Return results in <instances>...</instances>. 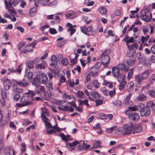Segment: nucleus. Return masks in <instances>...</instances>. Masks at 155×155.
<instances>
[{
    "mask_svg": "<svg viewBox=\"0 0 155 155\" xmlns=\"http://www.w3.org/2000/svg\"><path fill=\"white\" fill-rule=\"evenodd\" d=\"M150 74V71L149 70H147L143 72L141 75H137L135 76L134 81L137 86L139 87L141 83H142L145 79L148 78Z\"/></svg>",
    "mask_w": 155,
    "mask_h": 155,
    "instance_id": "nucleus-1",
    "label": "nucleus"
},
{
    "mask_svg": "<svg viewBox=\"0 0 155 155\" xmlns=\"http://www.w3.org/2000/svg\"><path fill=\"white\" fill-rule=\"evenodd\" d=\"M113 75L114 77H117L118 81L120 80V79H122L125 78L124 74L120 73L119 70L117 67H114L112 68Z\"/></svg>",
    "mask_w": 155,
    "mask_h": 155,
    "instance_id": "nucleus-2",
    "label": "nucleus"
},
{
    "mask_svg": "<svg viewBox=\"0 0 155 155\" xmlns=\"http://www.w3.org/2000/svg\"><path fill=\"white\" fill-rule=\"evenodd\" d=\"M148 13V11L144 10L141 11V15L140 18L141 19L147 22L150 21L152 18V15L150 13V15L147 14Z\"/></svg>",
    "mask_w": 155,
    "mask_h": 155,
    "instance_id": "nucleus-3",
    "label": "nucleus"
},
{
    "mask_svg": "<svg viewBox=\"0 0 155 155\" xmlns=\"http://www.w3.org/2000/svg\"><path fill=\"white\" fill-rule=\"evenodd\" d=\"M101 60L103 65L104 66L107 65L110 61V58L107 55L105 51L100 57Z\"/></svg>",
    "mask_w": 155,
    "mask_h": 155,
    "instance_id": "nucleus-4",
    "label": "nucleus"
},
{
    "mask_svg": "<svg viewBox=\"0 0 155 155\" xmlns=\"http://www.w3.org/2000/svg\"><path fill=\"white\" fill-rule=\"evenodd\" d=\"M37 78L39 83L42 84H45L48 80V78L46 74L43 73L37 74Z\"/></svg>",
    "mask_w": 155,
    "mask_h": 155,
    "instance_id": "nucleus-5",
    "label": "nucleus"
},
{
    "mask_svg": "<svg viewBox=\"0 0 155 155\" xmlns=\"http://www.w3.org/2000/svg\"><path fill=\"white\" fill-rule=\"evenodd\" d=\"M133 125L131 123L124 125L123 127V134L128 135L132 132Z\"/></svg>",
    "mask_w": 155,
    "mask_h": 155,
    "instance_id": "nucleus-6",
    "label": "nucleus"
},
{
    "mask_svg": "<svg viewBox=\"0 0 155 155\" xmlns=\"http://www.w3.org/2000/svg\"><path fill=\"white\" fill-rule=\"evenodd\" d=\"M140 114L142 116L147 117L150 114V109L147 107H145V105L143 104V107L140 108Z\"/></svg>",
    "mask_w": 155,
    "mask_h": 155,
    "instance_id": "nucleus-7",
    "label": "nucleus"
},
{
    "mask_svg": "<svg viewBox=\"0 0 155 155\" xmlns=\"http://www.w3.org/2000/svg\"><path fill=\"white\" fill-rule=\"evenodd\" d=\"M143 107V103L138 104L137 105L132 107H129L128 108V110L125 111V113L127 114V112L129 113L130 111H135L138 110H140V108Z\"/></svg>",
    "mask_w": 155,
    "mask_h": 155,
    "instance_id": "nucleus-8",
    "label": "nucleus"
},
{
    "mask_svg": "<svg viewBox=\"0 0 155 155\" xmlns=\"http://www.w3.org/2000/svg\"><path fill=\"white\" fill-rule=\"evenodd\" d=\"M42 119L43 120L46 128L48 129L52 127L51 124L48 122L49 119L44 115V113L41 114Z\"/></svg>",
    "mask_w": 155,
    "mask_h": 155,
    "instance_id": "nucleus-9",
    "label": "nucleus"
},
{
    "mask_svg": "<svg viewBox=\"0 0 155 155\" xmlns=\"http://www.w3.org/2000/svg\"><path fill=\"white\" fill-rule=\"evenodd\" d=\"M128 114V118L131 120L137 121L140 118L139 114L136 113L127 114Z\"/></svg>",
    "mask_w": 155,
    "mask_h": 155,
    "instance_id": "nucleus-10",
    "label": "nucleus"
},
{
    "mask_svg": "<svg viewBox=\"0 0 155 155\" xmlns=\"http://www.w3.org/2000/svg\"><path fill=\"white\" fill-rule=\"evenodd\" d=\"M65 15L67 18L72 19L77 16V14L74 11L70 10L65 13Z\"/></svg>",
    "mask_w": 155,
    "mask_h": 155,
    "instance_id": "nucleus-11",
    "label": "nucleus"
},
{
    "mask_svg": "<svg viewBox=\"0 0 155 155\" xmlns=\"http://www.w3.org/2000/svg\"><path fill=\"white\" fill-rule=\"evenodd\" d=\"M37 43V41H34L32 43L28 45L25 48V50L29 52H32Z\"/></svg>",
    "mask_w": 155,
    "mask_h": 155,
    "instance_id": "nucleus-12",
    "label": "nucleus"
},
{
    "mask_svg": "<svg viewBox=\"0 0 155 155\" xmlns=\"http://www.w3.org/2000/svg\"><path fill=\"white\" fill-rule=\"evenodd\" d=\"M99 70L97 69H96L93 67H92L90 68L89 71L90 75L93 77H95L98 75Z\"/></svg>",
    "mask_w": 155,
    "mask_h": 155,
    "instance_id": "nucleus-13",
    "label": "nucleus"
},
{
    "mask_svg": "<svg viewBox=\"0 0 155 155\" xmlns=\"http://www.w3.org/2000/svg\"><path fill=\"white\" fill-rule=\"evenodd\" d=\"M47 134H51L53 133H55L57 131L60 132L61 131L60 129L58 127H55V126H52L50 128V130H47Z\"/></svg>",
    "mask_w": 155,
    "mask_h": 155,
    "instance_id": "nucleus-14",
    "label": "nucleus"
},
{
    "mask_svg": "<svg viewBox=\"0 0 155 155\" xmlns=\"http://www.w3.org/2000/svg\"><path fill=\"white\" fill-rule=\"evenodd\" d=\"M26 78L23 79L20 81H15L16 83L19 86L21 87H26L28 84V83L26 81Z\"/></svg>",
    "mask_w": 155,
    "mask_h": 155,
    "instance_id": "nucleus-15",
    "label": "nucleus"
},
{
    "mask_svg": "<svg viewBox=\"0 0 155 155\" xmlns=\"http://www.w3.org/2000/svg\"><path fill=\"white\" fill-rule=\"evenodd\" d=\"M131 94L130 93L126 97L124 101V104L126 106H131L132 105V101L130 100Z\"/></svg>",
    "mask_w": 155,
    "mask_h": 155,
    "instance_id": "nucleus-16",
    "label": "nucleus"
},
{
    "mask_svg": "<svg viewBox=\"0 0 155 155\" xmlns=\"http://www.w3.org/2000/svg\"><path fill=\"white\" fill-rule=\"evenodd\" d=\"M47 66V64L45 61H42L39 64H38L36 65V68L40 69H44Z\"/></svg>",
    "mask_w": 155,
    "mask_h": 155,
    "instance_id": "nucleus-17",
    "label": "nucleus"
},
{
    "mask_svg": "<svg viewBox=\"0 0 155 155\" xmlns=\"http://www.w3.org/2000/svg\"><path fill=\"white\" fill-rule=\"evenodd\" d=\"M51 63L50 65L53 67H55L56 65L57 64V58L55 55H52L51 58Z\"/></svg>",
    "mask_w": 155,
    "mask_h": 155,
    "instance_id": "nucleus-18",
    "label": "nucleus"
},
{
    "mask_svg": "<svg viewBox=\"0 0 155 155\" xmlns=\"http://www.w3.org/2000/svg\"><path fill=\"white\" fill-rule=\"evenodd\" d=\"M11 84L12 82L10 80L8 79L5 80L3 83V85L5 90H8L9 89L11 86Z\"/></svg>",
    "mask_w": 155,
    "mask_h": 155,
    "instance_id": "nucleus-19",
    "label": "nucleus"
},
{
    "mask_svg": "<svg viewBox=\"0 0 155 155\" xmlns=\"http://www.w3.org/2000/svg\"><path fill=\"white\" fill-rule=\"evenodd\" d=\"M5 3L6 6V8L7 9L8 11L12 13H14L15 11L14 9V8L12 7V5H8V2L7 0L5 1Z\"/></svg>",
    "mask_w": 155,
    "mask_h": 155,
    "instance_id": "nucleus-20",
    "label": "nucleus"
},
{
    "mask_svg": "<svg viewBox=\"0 0 155 155\" xmlns=\"http://www.w3.org/2000/svg\"><path fill=\"white\" fill-rule=\"evenodd\" d=\"M119 70L127 71L129 69L128 66H126L125 64H119L117 66Z\"/></svg>",
    "mask_w": 155,
    "mask_h": 155,
    "instance_id": "nucleus-21",
    "label": "nucleus"
},
{
    "mask_svg": "<svg viewBox=\"0 0 155 155\" xmlns=\"http://www.w3.org/2000/svg\"><path fill=\"white\" fill-rule=\"evenodd\" d=\"M134 40V38L133 37H132L130 38L129 36H127L124 38V41H126L128 48H129V45H128V44L133 42Z\"/></svg>",
    "mask_w": 155,
    "mask_h": 155,
    "instance_id": "nucleus-22",
    "label": "nucleus"
},
{
    "mask_svg": "<svg viewBox=\"0 0 155 155\" xmlns=\"http://www.w3.org/2000/svg\"><path fill=\"white\" fill-rule=\"evenodd\" d=\"M142 130V129L141 127L138 125H135L132 129V132L133 134L135 133L140 132Z\"/></svg>",
    "mask_w": 155,
    "mask_h": 155,
    "instance_id": "nucleus-23",
    "label": "nucleus"
},
{
    "mask_svg": "<svg viewBox=\"0 0 155 155\" xmlns=\"http://www.w3.org/2000/svg\"><path fill=\"white\" fill-rule=\"evenodd\" d=\"M134 84L132 82H129L127 85V89L129 92H131L134 89Z\"/></svg>",
    "mask_w": 155,
    "mask_h": 155,
    "instance_id": "nucleus-24",
    "label": "nucleus"
},
{
    "mask_svg": "<svg viewBox=\"0 0 155 155\" xmlns=\"http://www.w3.org/2000/svg\"><path fill=\"white\" fill-rule=\"evenodd\" d=\"M124 78L122 79H120V80L118 81V82L120 83V84L119 85V89L120 90H121L123 89L125 85L126 82L124 80Z\"/></svg>",
    "mask_w": 155,
    "mask_h": 155,
    "instance_id": "nucleus-25",
    "label": "nucleus"
},
{
    "mask_svg": "<svg viewBox=\"0 0 155 155\" xmlns=\"http://www.w3.org/2000/svg\"><path fill=\"white\" fill-rule=\"evenodd\" d=\"M28 97L24 95L21 98L20 101V102L24 104L27 102H31V103L29 104V105H32V103L30 101H28Z\"/></svg>",
    "mask_w": 155,
    "mask_h": 155,
    "instance_id": "nucleus-26",
    "label": "nucleus"
},
{
    "mask_svg": "<svg viewBox=\"0 0 155 155\" xmlns=\"http://www.w3.org/2000/svg\"><path fill=\"white\" fill-rule=\"evenodd\" d=\"M147 107L151 108V109L153 111L155 112V104L152 101H150L147 104Z\"/></svg>",
    "mask_w": 155,
    "mask_h": 155,
    "instance_id": "nucleus-27",
    "label": "nucleus"
},
{
    "mask_svg": "<svg viewBox=\"0 0 155 155\" xmlns=\"http://www.w3.org/2000/svg\"><path fill=\"white\" fill-rule=\"evenodd\" d=\"M49 79L51 80L54 76L56 74V72L54 70H51L47 73Z\"/></svg>",
    "mask_w": 155,
    "mask_h": 155,
    "instance_id": "nucleus-28",
    "label": "nucleus"
},
{
    "mask_svg": "<svg viewBox=\"0 0 155 155\" xmlns=\"http://www.w3.org/2000/svg\"><path fill=\"white\" fill-rule=\"evenodd\" d=\"M137 100L143 101L147 100V97L144 94H141L137 97Z\"/></svg>",
    "mask_w": 155,
    "mask_h": 155,
    "instance_id": "nucleus-29",
    "label": "nucleus"
},
{
    "mask_svg": "<svg viewBox=\"0 0 155 155\" xmlns=\"http://www.w3.org/2000/svg\"><path fill=\"white\" fill-rule=\"evenodd\" d=\"M77 97L82 99H84L86 97V96L84 94L83 92L81 91H78L77 93Z\"/></svg>",
    "mask_w": 155,
    "mask_h": 155,
    "instance_id": "nucleus-30",
    "label": "nucleus"
},
{
    "mask_svg": "<svg viewBox=\"0 0 155 155\" xmlns=\"http://www.w3.org/2000/svg\"><path fill=\"white\" fill-rule=\"evenodd\" d=\"M36 10L35 8H31L30 10L29 15L30 16L32 17L35 15L36 14Z\"/></svg>",
    "mask_w": 155,
    "mask_h": 155,
    "instance_id": "nucleus-31",
    "label": "nucleus"
},
{
    "mask_svg": "<svg viewBox=\"0 0 155 155\" xmlns=\"http://www.w3.org/2000/svg\"><path fill=\"white\" fill-rule=\"evenodd\" d=\"M35 93L33 92L32 91H29L27 93H26L25 94V96H28V99H29L30 98H31L32 99L31 100H33L32 97L33 96L35 95Z\"/></svg>",
    "mask_w": 155,
    "mask_h": 155,
    "instance_id": "nucleus-32",
    "label": "nucleus"
},
{
    "mask_svg": "<svg viewBox=\"0 0 155 155\" xmlns=\"http://www.w3.org/2000/svg\"><path fill=\"white\" fill-rule=\"evenodd\" d=\"M99 10L100 13L103 15H105L107 13V10L106 8L104 6H102L99 8Z\"/></svg>",
    "mask_w": 155,
    "mask_h": 155,
    "instance_id": "nucleus-33",
    "label": "nucleus"
},
{
    "mask_svg": "<svg viewBox=\"0 0 155 155\" xmlns=\"http://www.w3.org/2000/svg\"><path fill=\"white\" fill-rule=\"evenodd\" d=\"M60 136L61 137L62 140L65 141L68 140L70 137L69 135H65L63 133L61 134Z\"/></svg>",
    "mask_w": 155,
    "mask_h": 155,
    "instance_id": "nucleus-34",
    "label": "nucleus"
},
{
    "mask_svg": "<svg viewBox=\"0 0 155 155\" xmlns=\"http://www.w3.org/2000/svg\"><path fill=\"white\" fill-rule=\"evenodd\" d=\"M50 1V0H39V2L42 6H45L48 5Z\"/></svg>",
    "mask_w": 155,
    "mask_h": 155,
    "instance_id": "nucleus-35",
    "label": "nucleus"
},
{
    "mask_svg": "<svg viewBox=\"0 0 155 155\" xmlns=\"http://www.w3.org/2000/svg\"><path fill=\"white\" fill-rule=\"evenodd\" d=\"M33 75L32 72L29 71L28 73L25 76V78H27L30 81V80L32 79Z\"/></svg>",
    "mask_w": 155,
    "mask_h": 155,
    "instance_id": "nucleus-36",
    "label": "nucleus"
},
{
    "mask_svg": "<svg viewBox=\"0 0 155 155\" xmlns=\"http://www.w3.org/2000/svg\"><path fill=\"white\" fill-rule=\"evenodd\" d=\"M31 102H27L25 103H22L21 104L20 103H17L16 104V106L18 107H21L25 106H27L29 105V104H31Z\"/></svg>",
    "mask_w": 155,
    "mask_h": 155,
    "instance_id": "nucleus-37",
    "label": "nucleus"
},
{
    "mask_svg": "<svg viewBox=\"0 0 155 155\" xmlns=\"http://www.w3.org/2000/svg\"><path fill=\"white\" fill-rule=\"evenodd\" d=\"M115 133L116 134H120L122 133L123 134L122 127L118 128L115 131Z\"/></svg>",
    "mask_w": 155,
    "mask_h": 155,
    "instance_id": "nucleus-38",
    "label": "nucleus"
},
{
    "mask_svg": "<svg viewBox=\"0 0 155 155\" xmlns=\"http://www.w3.org/2000/svg\"><path fill=\"white\" fill-rule=\"evenodd\" d=\"M79 102L81 105L82 104H84L87 106H89V104H88V101L87 99H85L84 100H81L80 99L79 100Z\"/></svg>",
    "mask_w": 155,
    "mask_h": 155,
    "instance_id": "nucleus-39",
    "label": "nucleus"
},
{
    "mask_svg": "<svg viewBox=\"0 0 155 155\" xmlns=\"http://www.w3.org/2000/svg\"><path fill=\"white\" fill-rule=\"evenodd\" d=\"M135 62V60L134 59H130L126 61V63L129 66H132L133 65Z\"/></svg>",
    "mask_w": 155,
    "mask_h": 155,
    "instance_id": "nucleus-40",
    "label": "nucleus"
},
{
    "mask_svg": "<svg viewBox=\"0 0 155 155\" xmlns=\"http://www.w3.org/2000/svg\"><path fill=\"white\" fill-rule=\"evenodd\" d=\"M148 81L151 83H153L155 81V74H153L148 80Z\"/></svg>",
    "mask_w": 155,
    "mask_h": 155,
    "instance_id": "nucleus-41",
    "label": "nucleus"
},
{
    "mask_svg": "<svg viewBox=\"0 0 155 155\" xmlns=\"http://www.w3.org/2000/svg\"><path fill=\"white\" fill-rule=\"evenodd\" d=\"M150 37V36L147 35L145 37L142 36L141 37V41L143 43H144L147 42L148 39Z\"/></svg>",
    "mask_w": 155,
    "mask_h": 155,
    "instance_id": "nucleus-42",
    "label": "nucleus"
},
{
    "mask_svg": "<svg viewBox=\"0 0 155 155\" xmlns=\"http://www.w3.org/2000/svg\"><path fill=\"white\" fill-rule=\"evenodd\" d=\"M33 63H34L33 62V61H28L27 63V66L29 68H32L34 67Z\"/></svg>",
    "mask_w": 155,
    "mask_h": 155,
    "instance_id": "nucleus-43",
    "label": "nucleus"
},
{
    "mask_svg": "<svg viewBox=\"0 0 155 155\" xmlns=\"http://www.w3.org/2000/svg\"><path fill=\"white\" fill-rule=\"evenodd\" d=\"M1 94L2 96V99L5 100L7 97L6 92L5 90H2Z\"/></svg>",
    "mask_w": 155,
    "mask_h": 155,
    "instance_id": "nucleus-44",
    "label": "nucleus"
},
{
    "mask_svg": "<svg viewBox=\"0 0 155 155\" xmlns=\"http://www.w3.org/2000/svg\"><path fill=\"white\" fill-rule=\"evenodd\" d=\"M18 4L17 2L15 0H9L8 5H12L13 4L14 6H15Z\"/></svg>",
    "mask_w": 155,
    "mask_h": 155,
    "instance_id": "nucleus-45",
    "label": "nucleus"
},
{
    "mask_svg": "<svg viewBox=\"0 0 155 155\" xmlns=\"http://www.w3.org/2000/svg\"><path fill=\"white\" fill-rule=\"evenodd\" d=\"M113 104L114 105L118 107L121 105L122 103L120 101L117 100L113 101Z\"/></svg>",
    "mask_w": 155,
    "mask_h": 155,
    "instance_id": "nucleus-46",
    "label": "nucleus"
},
{
    "mask_svg": "<svg viewBox=\"0 0 155 155\" xmlns=\"http://www.w3.org/2000/svg\"><path fill=\"white\" fill-rule=\"evenodd\" d=\"M41 97L44 100H48V97L47 96V94L45 91L41 92Z\"/></svg>",
    "mask_w": 155,
    "mask_h": 155,
    "instance_id": "nucleus-47",
    "label": "nucleus"
},
{
    "mask_svg": "<svg viewBox=\"0 0 155 155\" xmlns=\"http://www.w3.org/2000/svg\"><path fill=\"white\" fill-rule=\"evenodd\" d=\"M45 84L46 87L49 89V90L53 89L52 84L51 82L46 83Z\"/></svg>",
    "mask_w": 155,
    "mask_h": 155,
    "instance_id": "nucleus-48",
    "label": "nucleus"
},
{
    "mask_svg": "<svg viewBox=\"0 0 155 155\" xmlns=\"http://www.w3.org/2000/svg\"><path fill=\"white\" fill-rule=\"evenodd\" d=\"M79 143V142L78 141H74L73 142L71 143H69L68 145L70 147H73L76 146L77 144Z\"/></svg>",
    "mask_w": 155,
    "mask_h": 155,
    "instance_id": "nucleus-49",
    "label": "nucleus"
},
{
    "mask_svg": "<svg viewBox=\"0 0 155 155\" xmlns=\"http://www.w3.org/2000/svg\"><path fill=\"white\" fill-rule=\"evenodd\" d=\"M133 68H131L129 70V72L127 74L128 78H130L133 76Z\"/></svg>",
    "mask_w": 155,
    "mask_h": 155,
    "instance_id": "nucleus-50",
    "label": "nucleus"
},
{
    "mask_svg": "<svg viewBox=\"0 0 155 155\" xmlns=\"http://www.w3.org/2000/svg\"><path fill=\"white\" fill-rule=\"evenodd\" d=\"M76 29L75 28H73V27H69L68 29V31H70V35H71L73 34L75 31Z\"/></svg>",
    "mask_w": 155,
    "mask_h": 155,
    "instance_id": "nucleus-51",
    "label": "nucleus"
},
{
    "mask_svg": "<svg viewBox=\"0 0 155 155\" xmlns=\"http://www.w3.org/2000/svg\"><path fill=\"white\" fill-rule=\"evenodd\" d=\"M91 95L95 98H99L100 96V95L97 92H93L91 93Z\"/></svg>",
    "mask_w": 155,
    "mask_h": 155,
    "instance_id": "nucleus-52",
    "label": "nucleus"
},
{
    "mask_svg": "<svg viewBox=\"0 0 155 155\" xmlns=\"http://www.w3.org/2000/svg\"><path fill=\"white\" fill-rule=\"evenodd\" d=\"M141 54L140 52H138L137 53V57L138 58V59L139 60V61H141V60L143 59V60H145L144 58H142V56L141 55Z\"/></svg>",
    "mask_w": 155,
    "mask_h": 155,
    "instance_id": "nucleus-53",
    "label": "nucleus"
},
{
    "mask_svg": "<svg viewBox=\"0 0 155 155\" xmlns=\"http://www.w3.org/2000/svg\"><path fill=\"white\" fill-rule=\"evenodd\" d=\"M149 30V28L147 26H144L143 28V31L145 35L147 34V32Z\"/></svg>",
    "mask_w": 155,
    "mask_h": 155,
    "instance_id": "nucleus-54",
    "label": "nucleus"
},
{
    "mask_svg": "<svg viewBox=\"0 0 155 155\" xmlns=\"http://www.w3.org/2000/svg\"><path fill=\"white\" fill-rule=\"evenodd\" d=\"M58 2L57 1H54L49 3L48 6L50 7H54L57 5Z\"/></svg>",
    "mask_w": 155,
    "mask_h": 155,
    "instance_id": "nucleus-55",
    "label": "nucleus"
},
{
    "mask_svg": "<svg viewBox=\"0 0 155 155\" xmlns=\"http://www.w3.org/2000/svg\"><path fill=\"white\" fill-rule=\"evenodd\" d=\"M8 120L9 119H8L6 118V120H3L1 124V127H4L6 124Z\"/></svg>",
    "mask_w": 155,
    "mask_h": 155,
    "instance_id": "nucleus-56",
    "label": "nucleus"
},
{
    "mask_svg": "<svg viewBox=\"0 0 155 155\" xmlns=\"http://www.w3.org/2000/svg\"><path fill=\"white\" fill-rule=\"evenodd\" d=\"M149 95L151 97H155V91L153 90L149 91Z\"/></svg>",
    "mask_w": 155,
    "mask_h": 155,
    "instance_id": "nucleus-57",
    "label": "nucleus"
},
{
    "mask_svg": "<svg viewBox=\"0 0 155 155\" xmlns=\"http://www.w3.org/2000/svg\"><path fill=\"white\" fill-rule=\"evenodd\" d=\"M61 63L64 65H67L68 64V59L66 58H65L62 61Z\"/></svg>",
    "mask_w": 155,
    "mask_h": 155,
    "instance_id": "nucleus-58",
    "label": "nucleus"
},
{
    "mask_svg": "<svg viewBox=\"0 0 155 155\" xmlns=\"http://www.w3.org/2000/svg\"><path fill=\"white\" fill-rule=\"evenodd\" d=\"M49 30V32L51 34H54L57 32L56 30L54 28H50Z\"/></svg>",
    "mask_w": 155,
    "mask_h": 155,
    "instance_id": "nucleus-59",
    "label": "nucleus"
},
{
    "mask_svg": "<svg viewBox=\"0 0 155 155\" xmlns=\"http://www.w3.org/2000/svg\"><path fill=\"white\" fill-rule=\"evenodd\" d=\"M25 45V43L24 42H21L18 45V49L20 50L22 47Z\"/></svg>",
    "mask_w": 155,
    "mask_h": 155,
    "instance_id": "nucleus-60",
    "label": "nucleus"
},
{
    "mask_svg": "<svg viewBox=\"0 0 155 155\" xmlns=\"http://www.w3.org/2000/svg\"><path fill=\"white\" fill-rule=\"evenodd\" d=\"M23 66L22 64H20L18 67L16 71V72H17L19 74H20L22 70V67Z\"/></svg>",
    "mask_w": 155,
    "mask_h": 155,
    "instance_id": "nucleus-61",
    "label": "nucleus"
},
{
    "mask_svg": "<svg viewBox=\"0 0 155 155\" xmlns=\"http://www.w3.org/2000/svg\"><path fill=\"white\" fill-rule=\"evenodd\" d=\"M66 41H62L59 42L58 44V46L59 47H61L63 46L65 44Z\"/></svg>",
    "mask_w": 155,
    "mask_h": 155,
    "instance_id": "nucleus-62",
    "label": "nucleus"
},
{
    "mask_svg": "<svg viewBox=\"0 0 155 155\" xmlns=\"http://www.w3.org/2000/svg\"><path fill=\"white\" fill-rule=\"evenodd\" d=\"M116 128L115 126L111 127L110 128L107 129H106V131L108 133H110L112 132Z\"/></svg>",
    "mask_w": 155,
    "mask_h": 155,
    "instance_id": "nucleus-63",
    "label": "nucleus"
},
{
    "mask_svg": "<svg viewBox=\"0 0 155 155\" xmlns=\"http://www.w3.org/2000/svg\"><path fill=\"white\" fill-rule=\"evenodd\" d=\"M20 97V95L18 94H16L15 95L14 99L15 100L17 101H18Z\"/></svg>",
    "mask_w": 155,
    "mask_h": 155,
    "instance_id": "nucleus-64",
    "label": "nucleus"
}]
</instances>
